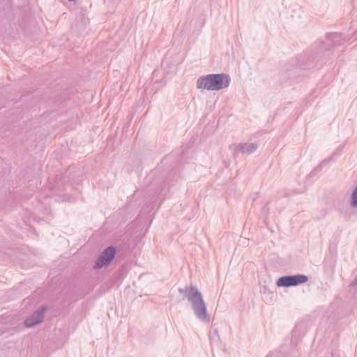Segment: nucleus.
Here are the masks:
<instances>
[{
  "label": "nucleus",
  "mask_w": 357,
  "mask_h": 357,
  "mask_svg": "<svg viewBox=\"0 0 357 357\" xmlns=\"http://www.w3.org/2000/svg\"><path fill=\"white\" fill-rule=\"evenodd\" d=\"M179 293L187 298L191 305L195 316L204 323H208L210 316L203 296L196 286L187 285L179 289Z\"/></svg>",
  "instance_id": "obj_1"
},
{
  "label": "nucleus",
  "mask_w": 357,
  "mask_h": 357,
  "mask_svg": "<svg viewBox=\"0 0 357 357\" xmlns=\"http://www.w3.org/2000/svg\"><path fill=\"white\" fill-rule=\"evenodd\" d=\"M230 82V77L227 74H209L198 78L197 87L208 91H218L228 87Z\"/></svg>",
  "instance_id": "obj_2"
},
{
  "label": "nucleus",
  "mask_w": 357,
  "mask_h": 357,
  "mask_svg": "<svg viewBox=\"0 0 357 357\" xmlns=\"http://www.w3.org/2000/svg\"><path fill=\"white\" fill-rule=\"evenodd\" d=\"M144 235L143 228L142 225H137L136 222H132L128 225L126 232L120 236V241L122 243H129L128 245L131 244L138 243L139 239H140Z\"/></svg>",
  "instance_id": "obj_3"
},
{
  "label": "nucleus",
  "mask_w": 357,
  "mask_h": 357,
  "mask_svg": "<svg viewBox=\"0 0 357 357\" xmlns=\"http://www.w3.org/2000/svg\"><path fill=\"white\" fill-rule=\"evenodd\" d=\"M308 278L305 275H286L280 277L276 282L278 287H294L306 282Z\"/></svg>",
  "instance_id": "obj_4"
},
{
  "label": "nucleus",
  "mask_w": 357,
  "mask_h": 357,
  "mask_svg": "<svg viewBox=\"0 0 357 357\" xmlns=\"http://www.w3.org/2000/svg\"><path fill=\"white\" fill-rule=\"evenodd\" d=\"M116 252L115 247H107L96 261L93 268L100 269L104 266H108L114 259Z\"/></svg>",
  "instance_id": "obj_5"
},
{
  "label": "nucleus",
  "mask_w": 357,
  "mask_h": 357,
  "mask_svg": "<svg viewBox=\"0 0 357 357\" xmlns=\"http://www.w3.org/2000/svg\"><path fill=\"white\" fill-rule=\"evenodd\" d=\"M344 43V38L341 33H330L326 36V40L321 44L320 50H331Z\"/></svg>",
  "instance_id": "obj_6"
},
{
  "label": "nucleus",
  "mask_w": 357,
  "mask_h": 357,
  "mask_svg": "<svg viewBox=\"0 0 357 357\" xmlns=\"http://www.w3.org/2000/svg\"><path fill=\"white\" fill-rule=\"evenodd\" d=\"M45 308H41L35 311L29 317L24 321L26 327L31 328L39 323L44 319Z\"/></svg>",
  "instance_id": "obj_7"
},
{
  "label": "nucleus",
  "mask_w": 357,
  "mask_h": 357,
  "mask_svg": "<svg viewBox=\"0 0 357 357\" xmlns=\"http://www.w3.org/2000/svg\"><path fill=\"white\" fill-rule=\"evenodd\" d=\"M258 148V144L256 143H244L241 144L237 146V150L241 151L243 153L251 154L254 153Z\"/></svg>",
  "instance_id": "obj_8"
},
{
  "label": "nucleus",
  "mask_w": 357,
  "mask_h": 357,
  "mask_svg": "<svg viewBox=\"0 0 357 357\" xmlns=\"http://www.w3.org/2000/svg\"><path fill=\"white\" fill-rule=\"evenodd\" d=\"M177 181H178V177L175 178L174 175H173L172 174H170L166 178V180L165 181V182L163 183L162 189H164L165 188H166L169 185H174V183L177 182ZM162 190H161V193H162Z\"/></svg>",
  "instance_id": "obj_9"
},
{
  "label": "nucleus",
  "mask_w": 357,
  "mask_h": 357,
  "mask_svg": "<svg viewBox=\"0 0 357 357\" xmlns=\"http://www.w3.org/2000/svg\"><path fill=\"white\" fill-rule=\"evenodd\" d=\"M332 160V158H326L317 167H316L313 171H312L311 174L314 175L316 172H319L322 169V167L329 163Z\"/></svg>",
  "instance_id": "obj_10"
},
{
  "label": "nucleus",
  "mask_w": 357,
  "mask_h": 357,
  "mask_svg": "<svg viewBox=\"0 0 357 357\" xmlns=\"http://www.w3.org/2000/svg\"><path fill=\"white\" fill-rule=\"evenodd\" d=\"M263 210H264V211H266V207H264Z\"/></svg>",
  "instance_id": "obj_11"
},
{
  "label": "nucleus",
  "mask_w": 357,
  "mask_h": 357,
  "mask_svg": "<svg viewBox=\"0 0 357 357\" xmlns=\"http://www.w3.org/2000/svg\"><path fill=\"white\" fill-rule=\"evenodd\" d=\"M266 357H273V356L272 355H269V356H268Z\"/></svg>",
  "instance_id": "obj_12"
}]
</instances>
